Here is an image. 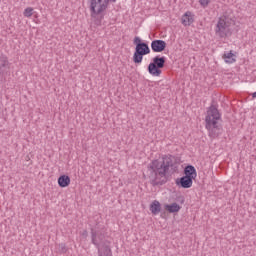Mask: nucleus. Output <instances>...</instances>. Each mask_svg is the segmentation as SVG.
Instances as JSON below:
<instances>
[{"instance_id": "obj_24", "label": "nucleus", "mask_w": 256, "mask_h": 256, "mask_svg": "<svg viewBox=\"0 0 256 256\" xmlns=\"http://www.w3.org/2000/svg\"><path fill=\"white\" fill-rule=\"evenodd\" d=\"M154 161H157V159H154Z\"/></svg>"}, {"instance_id": "obj_22", "label": "nucleus", "mask_w": 256, "mask_h": 256, "mask_svg": "<svg viewBox=\"0 0 256 256\" xmlns=\"http://www.w3.org/2000/svg\"><path fill=\"white\" fill-rule=\"evenodd\" d=\"M252 97H253V99H256V91L254 93H252Z\"/></svg>"}, {"instance_id": "obj_4", "label": "nucleus", "mask_w": 256, "mask_h": 256, "mask_svg": "<svg viewBox=\"0 0 256 256\" xmlns=\"http://www.w3.org/2000/svg\"><path fill=\"white\" fill-rule=\"evenodd\" d=\"M135 45V51L133 54V62L136 65H141L143 63V57L151 53V48H149V43L143 41L139 36H136L133 40Z\"/></svg>"}, {"instance_id": "obj_3", "label": "nucleus", "mask_w": 256, "mask_h": 256, "mask_svg": "<svg viewBox=\"0 0 256 256\" xmlns=\"http://www.w3.org/2000/svg\"><path fill=\"white\" fill-rule=\"evenodd\" d=\"M117 0H89L90 15L95 20V25H101L105 11L109 8V3H116ZM99 17V18H97Z\"/></svg>"}, {"instance_id": "obj_7", "label": "nucleus", "mask_w": 256, "mask_h": 256, "mask_svg": "<svg viewBox=\"0 0 256 256\" xmlns=\"http://www.w3.org/2000/svg\"><path fill=\"white\" fill-rule=\"evenodd\" d=\"M228 27L229 25H227V16L220 17L215 28L217 37H220V39H225V37L229 35Z\"/></svg>"}, {"instance_id": "obj_9", "label": "nucleus", "mask_w": 256, "mask_h": 256, "mask_svg": "<svg viewBox=\"0 0 256 256\" xmlns=\"http://www.w3.org/2000/svg\"><path fill=\"white\" fill-rule=\"evenodd\" d=\"M151 50L153 53H163L167 49V42L165 40H153L150 44Z\"/></svg>"}, {"instance_id": "obj_18", "label": "nucleus", "mask_w": 256, "mask_h": 256, "mask_svg": "<svg viewBox=\"0 0 256 256\" xmlns=\"http://www.w3.org/2000/svg\"><path fill=\"white\" fill-rule=\"evenodd\" d=\"M24 17H32L33 16V8L28 7L23 12Z\"/></svg>"}, {"instance_id": "obj_8", "label": "nucleus", "mask_w": 256, "mask_h": 256, "mask_svg": "<svg viewBox=\"0 0 256 256\" xmlns=\"http://www.w3.org/2000/svg\"><path fill=\"white\" fill-rule=\"evenodd\" d=\"M11 71V64L9 63V58L7 55L0 53V75L1 77H5V75H9Z\"/></svg>"}, {"instance_id": "obj_23", "label": "nucleus", "mask_w": 256, "mask_h": 256, "mask_svg": "<svg viewBox=\"0 0 256 256\" xmlns=\"http://www.w3.org/2000/svg\"><path fill=\"white\" fill-rule=\"evenodd\" d=\"M181 203H185V198L181 197Z\"/></svg>"}, {"instance_id": "obj_6", "label": "nucleus", "mask_w": 256, "mask_h": 256, "mask_svg": "<svg viewBox=\"0 0 256 256\" xmlns=\"http://www.w3.org/2000/svg\"><path fill=\"white\" fill-rule=\"evenodd\" d=\"M165 63H167V57L156 55L148 65V73L152 77H161V73H163L161 69L165 68Z\"/></svg>"}, {"instance_id": "obj_12", "label": "nucleus", "mask_w": 256, "mask_h": 256, "mask_svg": "<svg viewBox=\"0 0 256 256\" xmlns=\"http://www.w3.org/2000/svg\"><path fill=\"white\" fill-rule=\"evenodd\" d=\"M184 177H188L189 179H197V169L193 165H187L184 168Z\"/></svg>"}, {"instance_id": "obj_13", "label": "nucleus", "mask_w": 256, "mask_h": 256, "mask_svg": "<svg viewBox=\"0 0 256 256\" xmlns=\"http://www.w3.org/2000/svg\"><path fill=\"white\" fill-rule=\"evenodd\" d=\"M71 184V178L67 175H62L58 178L59 187H69Z\"/></svg>"}, {"instance_id": "obj_14", "label": "nucleus", "mask_w": 256, "mask_h": 256, "mask_svg": "<svg viewBox=\"0 0 256 256\" xmlns=\"http://www.w3.org/2000/svg\"><path fill=\"white\" fill-rule=\"evenodd\" d=\"M150 211L153 215H159V213H161V203H159L157 200H154L150 205Z\"/></svg>"}, {"instance_id": "obj_15", "label": "nucleus", "mask_w": 256, "mask_h": 256, "mask_svg": "<svg viewBox=\"0 0 256 256\" xmlns=\"http://www.w3.org/2000/svg\"><path fill=\"white\" fill-rule=\"evenodd\" d=\"M165 207L169 213H179V211H181V206L175 202L172 204H167Z\"/></svg>"}, {"instance_id": "obj_10", "label": "nucleus", "mask_w": 256, "mask_h": 256, "mask_svg": "<svg viewBox=\"0 0 256 256\" xmlns=\"http://www.w3.org/2000/svg\"><path fill=\"white\" fill-rule=\"evenodd\" d=\"M177 187H181L182 189H191L193 187V179L182 176L181 178H177L175 181Z\"/></svg>"}, {"instance_id": "obj_17", "label": "nucleus", "mask_w": 256, "mask_h": 256, "mask_svg": "<svg viewBox=\"0 0 256 256\" xmlns=\"http://www.w3.org/2000/svg\"><path fill=\"white\" fill-rule=\"evenodd\" d=\"M162 161H181V159L179 157L168 154L162 156Z\"/></svg>"}, {"instance_id": "obj_2", "label": "nucleus", "mask_w": 256, "mask_h": 256, "mask_svg": "<svg viewBox=\"0 0 256 256\" xmlns=\"http://www.w3.org/2000/svg\"><path fill=\"white\" fill-rule=\"evenodd\" d=\"M170 163L169 161H152L148 166V171L150 172L149 179L153 187L167 183L166 175L169 171Z\"/></svg>"}, {"instance_id": "obj_5", "label": "nucleus", "mask_w": 256, "mask_h": 256, "mask_svg": "<svg viewBox=\"0 0 256 256\" xmlns=\"http://www.w3.org/2000/svg\"><path fill=\"white\" fill-rule=\"evenodd\" d=\"M92 243L98 249V256H111V248L105 242V235L103 233L95 232L91 229Z\"/></svg>"}, {"instance_id": "obj_16", "label": "nucleus", "mask_w": 256, "mask_h": 256, "mask_svg": "<svg viewBox=\"0 0 256 256\" xmlns=\"http://www.w3.org/2000/svg\"><path fill=\"white\" fill-rule=\"evenodd\" d=\"M223 59H224L225 63H229V64L235 63V61H237V59H235V55L233 54V51L224 53Z\"/></svg>"}, {"instance_id": "obj_11", "label": "nucleus", "mask_w": 256, "mask_h": 256, "mask_svg": "<svg viewBox=\"0 0 256 256\" xmlns=\"http://www.w3.org/2000/svg\"><path fill=\"white\" fill-rule=\"evenodd\" d=\"M181 23L184 27H190L195 23V14L191 11H186L181 17Z\"/></svg>"}, {"instance_id": "obj_21", "label": "nucleus", "mask_w": 256, "mask_h": 256, "mask_svg": "<svg viewBox=\"0 0 256 256\" xmlns=\"http://www.w3.org/2000/svg\"><path fill=\"white\" fill-rule=\"evenodd\" d=\"M87 230H85L83 233H82V235L84 236V237H87Z\"/></svg>"}, {"instance_id": "obj_19", "label": "nucleus", "mask_w": 256, "mask_h": 256, "mask_svg": "<svg viewBox=\"0 0 256 256\" xmlns=\"http://www.w3.org/2000/svg\"><path fill=\"white\" fill-rule=\"evenodd\" d=\"M58 251L59 253H67V246L65 244H59Z\"/></svg>"}, {"instance_id": "obj_20", "label": "nucleus", "mask_w": 256, "mask_h": 256, "mask_svg": "<svg viewBox=\"0 0 256 256\" xmlns=\"http://www.w3.org/2000/svg\"><path fill=\"white\" fill-rule=\"evenodd\" d=\"M199 3L201 5V7H208L209 4L211 3V0H199Z\"/></svg>"}, {"instance_id": "obj_1", "label": "nucleus", "mask_w": 256, "mask_h": 256, "mask_svg": "<svg viewBox=\"0 0 256 256\" xmlns=\"http://www.w3.org/2000/svg\"><path fill=\"white\" fill-rule=\"evenodd\" d=\"M221 121V113L219 112L218 105L215 101H212L210 107H208L205 117V128L208 131L210 139H217L223 133V126L219 124Z\"/></svg>"}]
</instances>
